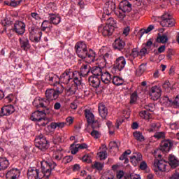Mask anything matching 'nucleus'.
Returning a JSON list of instances; mask_svg holds the SVG:
<instances>
[{"mask_svg":"<svg viewBox=\"0 0 179 179\" xmlns=\"http://www.w3.org/2000/svg\"><path fill=\"white\" fill-rule=\"evenodd\" d=\"M85 115L89 124L95 121L94 115L89 109L85 110Z\"/></svg>","mask_w":179,"mask_h":179,"instance_id":"cd10ccee","label":"nucleus"},{"mask_svg":"<svg viewBox=\"0 0 179 179\" xmlns=\"http://www.w3.org/2000/svg\"><path fill=\"white\" fill-rule=\"evenodd\" d=\"M90 135L94 138V139H99L101 136L100 132L95 129L92 130V131L90 133Z\"/></svg>","mask_w":179,"mask_h":179,"instance_id":"37998d69","label":"nucleus"},{"mask_svg":"<svg viewBox=\"0 0 179 179\" xmlns=\"http://www.w3.org/2000/svg\"><path fill=\"white\" fill-rule=\"evenodd\" d=\"M13 100V95L10 94L8 96L5 98V101H8V103L12 102Z\"/></svg>","mask_w":179,"mask_h":179,"instance_id":"680f3d73","label":"nucleus"},{"mask_svg":"<svg viewBox=\"0 0 179 179\" xmlns=\"http://www.w3.org/2000/svg\"><path fill=\"white\" fill-rule=\"evenodd\" d=\"M66 124V122H52L50 124V127L52 129H55L57 128L62 129L63 127H65Z\"/></svg>","mask_w":179,"mask_h":179,"instance_id":"2f4dec72","label":"nucleus"},{"mask_svg":"<svg viewBox=\"0 0 179 179\" xmlns=\"http://www.w3.org/2000/svg\"><path fill=\"white\" fill-rule=\"evenodd\" d=\"M82 160L83 162L90 164L92 162L91 157L89 155H83L82 157Z\"/></svg>","mask_w":179,"mask_h":179,"instance_id":"a18cd8bd","label":"nucleus"},{"mask_svg":"<svg viewBox=\"0 0 179 179\" xmlns=\"http://www.w3.org/2000/svg\"><path fill=\"white\" fill-rule=\"evenodd\" d=\"M110 57V55L109 53H106L103 55V58L105 65L107 64L108 60L109 59Z\"/></svg>","mask_w":179,"mask_h":179,"instance_id":"4d7b16f0","label":"nucleus"},{"mask_svg":"<svg viewBox=\"0 0 179 179\" xmlns=\"http://www.w3.org/2000/svg\"><path fill=\"white\" fill-rule=\"evenodd\" d=\"M92 168L93 169L101 171L103 168V164L100 162H95L94 164H92Z\"/></svg>","mask_w":179,"mask_h":179,"instance_id":"58836bf2","label":"nucleus"},{"mask_svg":"<svg viewBox=\"0 0 179 179\" xmlns=\"http://www.w3.org/2000/svg\"><path fill=\"white\" fill-rule=\"evenodd\" d=\"M138 52L137 49L134 48L131 53V56L135 58V57H138Z\"/></svg>","mask_w":179,"mask_h":179,"instance_id":"e2e57ef3","label":"nucleus"},{"mask_svg":"<svg viewBox=\"0 0 179 179\" xmlns=\"http://www.w3.org/2000/svg\"><path fill=\"white\" fill-rule=\"evenodd\" d=\"M31 16L35 19V20H41V17L37 13H31Z\"/></svg>","mask_w":179,"mask_h":179,"instance_id":"6e6d98bb","label":"nucleus"},{"mask_svg":"<svg viewBox=\"0 0 179 179\" xmlns=\"http://www.w3.org/2000/svg\"><path fill=\"white\" fill-rule=\"evenodd\" d=\"M127 64V61L125 60V57L123 56H120L116 59L115 63L113 64V67L115 69L121 71L125 68V65Z\"/></svg>","mask_w":179,"mask_h":179,"instance_id":"ddd939ff","label":"nucleus"},{"mask_svg":"<svg viewBox=\"0 0 179 179\" xmlns=\"http://www.w3.org/2000/svg\"><path fill=\"white\" fill-rule=\"evenodd\" d=\"M132 178H133V174L126 173L124 178L121 179H132Z\"/></svg>","mask_w":179,"mask_h":179,"instance_id":"774afa93","label":"nucleus"},{"mask_svg":"<svg viewBox=\"0 0 179 179\" xmlns=\"http://www.w3.org/2000/svg\"><path fill=\"white\" fill-rule=\"evenodd\" d=\"M48 19L50 20L49 23L50 24H55V26L59 24L62 22V17L58 14L50 13Z\"/></svg>","mask_w":179,"mask_h":179,"instance_id":"aec40b11","label":"nucleus"},{"mask_svg":"<svg viewBox=\"0 0 179 179\" xmlns=\"http://www.w3.org/2000/svg\"><path fill=\"white\" fill-rule=\"evenodd\" d=\"M176 21L170 14L166 13L162 15V20L160 22L161 26L163 27H173L175 26Z\"/></svg>","mask_w":179,"mask_h":179,"instance_id":"1a4fd4ad","label":"nucleus"},{"mask_svg":"<svg viewBox=\"0 0 179 179\" xmlns=\"http://www.w3.org/2000/svg\"><path fill=\"white\" fill-rule=\"evenodd\" d=\"M105 75L102 74L100 78L104 84L109 85L112 79L111 74L110 73H105Z\"/></svg>","mask_w":179,"mask_h":179,"instance_id":"c85d7f7f","label":"nucleus"},{"mask_svg":"<svg viewBox=\"0 0 179 179\" xmlns=\"http://www.w3.org/2000/svg\"><path fill=\"white\" fill-rule=\"evenodd\" d=\"M148 167V165L145 161H143L140 164V169L142 171H145Z\"/></svg>","mask_w":179,"mask_h":179,"instance_id":"5fc2aeb1","label":"nucleus"},{"mask_svg":"<svg viewBox=\"0 0 179 179\" xmlns=\"http://www.w3.org/2000/svg\"><path fill=\"white\" fill-rule=\"evenodd\" d=\"M76 143L77 142L75 141L73 144L71 145V155H76L80 150L79 146Z\"/></svg>","mask_w":179,"mask_h":179,"instance_id":"72a5a7b5","label":"nucleus"},{"mask_svg":"<svg viewBox=\"0 0 179 179\" xmlns=\"http://www.w3.org/2000/svg\"><path fill=\"white\" fill-rule=\"evenodd\" d=\"M154 138L156 139H162V138H165V133L164 132H157L154 135Z\"/></svg>","mask_w":179,"mask_h":179,"instance_id":"de8ad7c7","label":"nucleus"},{"mask_svg":"<svg viewBox=\"0 0 179 179\" xmlns=\"http://www.w3.org/2000/svg\"><path fill=\"white\" fill-rule=\"evenodd\" d=\"M159 129V125H158L157 123H151L148 131L150 132H153L158 130Z\"/></svg>","mask_w":179,"mask_h":179,"instance_id":"a19ab883","label":"nucleus"},{"mask_svg":"<svg viewBox=\"0 0 179 179\" xmlns=\"http://www.w3.org/2000/svg\"><path fill=\"white\" fill-rule=\"evenodd\" d=\"M162 102L167 107H169V106L178 107L179 106V96H176V98H175V99L173 101L172 99H170L167 96H165L163 98Z\"/></svg>","mask_w":179,"mask_h":179,"instance_id":"4468645a","label":"nucleus"},{"mask_svg":"<svg viewBox=\"0 0 179 179\" xmlns=\"http://www.w3.org/2000/svg\"><path fill=\"white\" fill-rule=\"evenodd\" d=\"M163 88L166 90L171 87V84L169 81H165V83L162 85Z\"/></svg>","mask_w":179,"mask_h":179,"instance_id":"338daca9","label":"nucleus"},{"mask_svg":"<svg viewBox=\"0 0 179 179\" xmlns=\"http://www.w3.org/2000/svg\"><path fill=\"white\" fill-rule=\"evenodd\" d=\"M26 24L22 21H15L13 28L11 29L13 32H15L17 35L22 36L25 33Z\"/></svg>","mask_w":179,"mask_h":179,"instance_id":"9d476101","label":"nucleus"},{"mask_svg":"<svg viewBox=\"0 0 179 179\" xmlns=\"http://www.w3.org/2000/svg\"><path fill=\"white\" fill-rule=\"evenodd\" d=\"M97 156L99 157L100 160H105L108 157V152L106 150H103L98 152Z\"/></svg>","mask_w":179,"mask_h":179,"instance_id":"4c0bfd02","label":"nucleus"},{"mask_svg":"<svg viewBox=\"0 0 179 179\" xmlns=\"http://www.w3.org/2000/svg\"><path fill=\"white\" fill-rule=\"evenodd\" d=\"M162 94V90L158 85H155L152 87L150 95L154 101L158 100Z\"/></svg>","mask_w":179,"mask_h":179,"instance_id":"dca6fc26","label":"nucleus"},{"mask_svg":"<svg viewBox=\"0 0 179 179\" xmlns=\"http://www.w3.org/2000/svg\"><path fill=\"white\" fill-rule=\"evenodd\" d=\"M170 128H171L172 130H176V129H179V126H178V124L177 122H173V123L171 124Z\"/></svg>","mask_w":179,"mask_h":179,"instance_id":"052dcab7","label":"nucleus"},{"mask_svg":"<svg viewBox=\"0 0 179 179\" xmlns=\"http://www.w3.org/2000/svg\"><path fill=\"white\" fill-rule=\"evenodd\" d=\"M131 162L134 163V166H136L143 159V155L140 152H135L133 156L130 157Z\"/></svg>","mask_w":179,"mask_h":179,"instance_id":"b1692460","label":"nucleus"},{"mask_svg":"<svg viewBox=\"0 0 179 179\" xmlns=\"http://www.w3.org/2000/svg\"><path fill=\"white\" fill-rule=\"evenodd\" d=\"M20 45L22 50L28 51L31 48L29 41L27 38H19Z\"/></svg>","mask_w":179,"mask_h":179,"instance_id":"412c9836","label":"nucleus"},{"mask_svg":"<svg viewBox=\"0 0 179 179\" xmlns=\"http://www.w3.org/2000/svg\"><path fill=\"white\" fill-rule=\"evenodd\" d=\"M139 115L142 118L149 119L150 114L148 112H147L146 110H143L139 113Z\"/></svg>","mask_w":179,"mask_h":179,"instance_id":"c03bdc74","label":"nucleus"},{"mask_svg":"<svg viewBox=\"0 0 179 179\" xmlns=\"http://www.w3.org/2000/svg\"><path fill=\"white\" fill-rule=\"evenodd\" d=\"M39 104V102L36 99L34 102L33 105L36 107L38 110L34 112L32 115L31 116V120L34 122H41V120H46L48 118L45 117L47 114L49 113V109H45L43 108H37V105Z\"/></svg>","mask_w":179,"mask_h":179,"instance_id":"39448f33","label":"nucleus"},{"mask_svg":"<svg viewBox=\"0 0 179 179\" xmlns=\"http://www.w3.org/2000/svg\"><path fill=\"white\" fill-rule=\"evenodd\" d=\"M106 26H108L110 29L113 28V30L115 31V27H117V22L113 17H109L107 19Z\"/></svg>","mask_w":179,"mask_h":179,"instance_id":"c756f323","label":"nucleus"},{"mask_svg":"<svg viewBox=\"0 0 179 179\" xmlns=\"http://www.w3.org/2000/svg\"><path fill=\"white\" fill-rule=\"evenodd\" d=\"M145 69H146L145 64H141L138 67V71L140 74L141 75L142 73H143L145 71Z\"/></svg>","mask_w":179,"mask_h":179,"instance_id":"603ef678","label":"nucleus"},{"mask_svg":"<svg viewBox=\"0 0 179 179\" xmlns=\"http://www.w3.org/2000/svg\"><path fill=\"white\" fill-rule=\"evenodd\" d=\"M105 8L108 11V13H106V15L108 16L115 9V3L113 0H108L105 3Z\"/></svg>","mask_w":179,"mask_h":179,"instance_id":"a878e982","label":"nucleus"},{"mask_svg":"<svg viewBox=\"0 0 179 179\" xmlns=\"http://www.w3.org/2000/svg\"><path fill=\"white\" fill-rule=\"evenodd\" d=\"M126 174H127V173H124V171L120 170L116 173V177L117 179H122L125 176Z\"/></svg>","mask_w":179,"mask_h":179,"instance_id":"49530a36","label":"nucleus"},{"mask_svg":"<svg viewBox=\"0 0 179 179\" xmlns=\"http://www.w3.org/2000/svg\"><path fill=\"white\" fill-rule=\"evenodd\" d=\"M41 171H39V169L36 168H29L27 171L28 179H43L45 178L49 179L52 171L55 169V167L57 166V164L54 162H48L43 160L41 162Z\"/></svg>","mask_w":179,"mask_h":179,"instance_id":"f257e3e1","label":"nucleus"},{"mask_svg":"<svg viewBox=\"0 0 179 179\" xmlns=\"http://www.w3.org/2000/svg\"><path fill=\"white\" fill-rule=\"evenodd\" d=\"M73 83L74 84L76 85V86H79L81 85L82 83V81L81 80H79L78 77H76V75H73Z\"/></svg>","mask_w":179,"mask_h":179,"instance_id":"09e8293b","label":"nucleus"},{"mask_svg":"<svg viewBox=\"0 0 179 179\" xmlns=\"http://www.w3.org/2000/svg\"><path fill=\"white\" fill-rule=\"evenodd\" d=\"M91 71V66L89 64H83L80 69V71H74L73 72V76H79L80 77H85L89 75Z\"/></svg>","mask_w":179,"mask_h":179,"instance_id":"9b49d317","label":"nucleus"},{"mask_svg":"<svg viewBox=\"0 0 179 179\" xmlns=\"http://www.w3.org/2000/svg\"><path fill=\"white\" fill-rule=\"evenodd\" d=\"M90 124H92V129H96L100 127L99 122L97 120H94L93 122L90 123Z\"/></svg>","mask_w":179,"mask_h":179,"instance_id":"8fccbe9b","label":"nucleus"},{"mask_svg":"<svg viewBox=\"0 0 179 179\" xmlns=\"http://www.w3.org/2000/svg\"><path fill=\"white\" fill-rule=\"evenodd\" d=\"M169 165L172 169H176L179 166V160L173 155H170L169 157Z\"/></svg>","mask_w":179,"mask_h":179,"instance_id":"393cba45","label":"nucleus"},{"mask_svg":"<svg viewBox=\"0 0 179 179\" xmlns=\"http://www.w3.org/2000/svg\"><path fill=\"white\" fill-rule=\"evenodd\" d=\"M113 176L109 174V173H105L101 176L100 179H113Z\"/></svg>","mask_w":179,"mask_h":179,"instance_id":"864d4df0","label":"nucleus"},{"mask_svg":"<svg viewBox=\"0 0 179 179\" xmlns=\"http://www.w3.org/2000/svg\"><path fill=\"white\" fill-rule=\"evenodd\" d=\"M98 32L101 33L104 37H110L113 35L114 31L113 28H110L109 26H103L98 27Z\"/></svg>","mask_w":179,"mask_h":179,"instance_id":"f3484780","label":"nucleus"},{"mask_svg":"<svg viewBox=\"0 0 179 179\" xmlns=\"http://www.w3.org/2000/svg\"><path fill=\"white\" fill-rule=\"evenodd\" d=\"M144 108L146 110L147 112L148 111L153 112L155 110V105L153 103L145 105Z\"/></svg>","mask_w":179,"mask_h":179,"instance_id":"79ce46f5","label":"nucleus"},{"mask_svg":"<svg viewBox=\"0 0 179 179\" xmlns=\"http://www.w3.org/2000/svg\"><path fill=\"white\" fill-rule=\"evenodd\" d=\"M45 23H49V21L45 20L43 22L42 24H41V31H45L47 27H44V24H45Z\"/></svg>","mask_w":179,"mask_h":179,"instance_id":"0e129e2a","label":"nucleus"},{"mask_svg":"<svg viewBox=\"0 0 179 179\" xmlns=\"http://www.w3.org/2000/svg\"><path fill=\"white\" fill-rule=\"evenodd\" d=\"M172 146H173V143L171 140H164L160 144L159 151L163 153H168L171 151Z\"/></svg>","mask_w":179,"mask_h":179,"instance_id":"f8f14e48","label":"nucleus"},{"mask_svg":"<svg viewBox=\"0 0 179 179\" xmlns=\"http://www.w3.org/2000/svg\"><path fill=\"white\" fill-rule=\"evenodd\" d=\"M76 54L81 59H85L89 64L97 60L96 53L91 48H87L85 41L77 42L74 47Z\"/></svg>","mask_w":179,"mask_h":179,"instance_id":"f03ea898","label":"nucleus"},{"mask_svg":"<svg viewBox=\"0 0 179 179\" xmlns=\"http://www.w3.org/2000/svg\"><path fill=\"white\" fill-rule=\"evenodd\" d=\"M35 146L41 151H45L49 148L48 141L43 134L36 136L35 138Z\"/></svg>","mask_w":179,"mask_h":179,"instance_id":"6e6552de","label":"nucleus"},{"mask_svg":"<svg viewBox=\"0 0 179 179\" xmlns=\"http://www.w3.org/2000/svg\"><path fill=\"white\" fill-rule=\"evenodd\" d=\"M9 164V160L6 157H0V171L6 170Z\"/></svg>","mask_w":179,"mask_h":179,"instance_id":"bb28decb","label":"nucleus"},{"mask_svg":"<svg viewBox=\"0 0 179 179\" xmlns=\"http://www.w3.org/2000/svg\"><path fill=\"white\" fill-rule=\"evenodd\" d=\"M98 111L99 115L103 120H107V116L108 115V110L105 103H100L98 105Z\"/></svg>","mask_w":179,"mask_h":179,"instance_id":"6ab92c4d","label":"nucleus"},{"mask_svg":"<svg viewBox=\"0 0 179 179\" xmlns=\"http://www.w3.org/2000/svg\"><path fill=\"white\" fill-rule=\"evenodd\" d=\"M138 97V96L137 92H134V93H132L130 96L129 103L131 105H134V104L136 103Z\"/></svg>","mask_w":179,"mask_h":179,"instance_id":"c9c22d12","label":"nucleus"},{"mask_svg":"<svg viewBox=\"0 0 179 179\" xmlns=\"http://www.w3.org/2000/svg\"><path fill=\"white\" fill-rule=\"evenodd\" d=\"M38 35L39 36H32V37H30V41L32 42V43H38L40 42L41 39V37H42V35H43V33L42 31H38Z\"/></svg>","mask_w":179,"mask_h":179,"instance_id":"e433bc0d","label":"nucleus"},{"mask_svg":"<svg viewBox=\"0 0 179 179\" xmlns=\"http://www.w3.org/2000/svg\"><path fill=\"white\" fill-rule=\"evenodd\" d=\"M130 154H131V150H127L120 157L119 159L120 161H124V160L127 161V156L129 155Z\"/></svg>","mask_w":179,"mask_h":179,"instance_id":"ea45409f","label":"nucleus"},{"mask_svg":"<svg viewBox=\"0 0 179 179\" xmlns=\"http://www.w3.org/2000/svg\"><path fill=\"white\" fill-rule=\"evenodd\" d=\"M59 80L66 85L69 84L71 80H72V78H71L70 71L68 70L64 71V72L60 75Z\"/></svg>","mask_w":179,"mask_h":179,"instance_id":"4be33fe9","label":"nucleus"},{"mask_svg":"<svg viewBox=\"0 0 179 179\" xmlns=\"http://www.w3.org/2000/svg\"><path fill=\"white\" fill-rule=\"evenodd\" d=\"M170 179H179V171L177 170L175 171V173L170 177Z\"/></svg>","mask_w":179,"mask_h":179,"instance_id":"bf43d9fd","label":"nucleus"},{"mask_svg":"<svg viewBox=\"0 0 179 179\" xmlns=\"http://www.w3.org/2000/svg\"><path fill=\"white\" fill-rule=\"evenodd\" d=\"M15 109L13 105L4 106L0 110V117L9 116L13 113Z\"/></svg>","mask_w":179,"mask_h":179,"instance_id":"a211bd4d","label":"nucleus"},{"mask_svg":"<svg viewBox=\"0 0 179 179\" xmlns=\"http://www.w3.org/2000/svg\"><path fill=\"white\" fill-rule=\"evenodd\" d=\"M20 4V1H11L10 2L9 6L16 7Z\"/></svg>","mask_w":179,"mask_h":179,"instance_id":"13d9d810","label":"nucleus"},{"mask_svg":"<svg viewBox=\"0 0 179 179\" xmlns=\"http://www.w3.org/2000/svg\"><path fill=\"white\" fill-rule=\"evenodd\" d=\"M113 48L115 50L122 52L125 51V42L121 38H116L113 43Z\"/></svg>","mask_w":179,"mask_h":179,"instance_id":"2eb2a0df","label":"nucleus"},{"mask_svg":"<svg viewBox=\"0 0 179 179\" xmlns=\"http://www.w3.org/2000/svg\"><path fill=\"white\" fill-rule=\"evenodd\" d=\"M131 10V4L129 1L120 2L119 10H115V15L120 20H124L127 15L125 13H129Z\"/></svg>","mask_w":179,"mask_h":179,"instance_id":"423d86ee","label":"nucleus"},{"mask_svg":"<svg viewBox=\"0 0 179 179\" xmlns=\"http://www.w3.org/2000/svg\"><path fill=\"white\" fill-rule=\"evenodd\" d=\"M112 83L116 86H121L124 85V80L120 77H113Z\"/></svg>","mask_w":179,"mask_h":179,"instance_id":"f704fd0d","label":"nucleus"},{"mask_svg":"<svg viewBox=\"0 0 179 179\" xmlns=\"http://www.w3.org/2000/svg\"><path fill=\"white\" fill-rule=\"evenodd\" d=\"M76 90L73 87H69V89H67V95L69 96H72L74 94H76Z\"/></svg>","mask_w":179,"mask_h":179,"instance_id":"3c124183","label":"nucleus"},{"mask_svg":"<svg viewBox=\"0 0 179 179\" xmlns=\"http://www.w3.org/2000/svg\"><path fill=\"white\" fill-rule=\"evenodd\" d=\"M20 174V171L17 169H12L7 172L6 177L8 179H16Z\"/></svg>","mask_w":179,"mask_h":179,"instance_id":"5701e85b","label":"nucleus"},{"mask_svg":"<svg viewBox=\"0 0 179 179\" xmlns=\"http://www.w3.org/2000/svg\"><path fill=\"white\" fill-rule=\"evenodd\" d=\"M133 136L138 142H143L145 141V137L143 136L142 133L140 131H135L133 133Z\"/></svg>","mask_w":179,"mask_h":179,"instance_id":"473e14b6","label":"nucleus"},{"mask_svg":"<svg viewBox=\"0 0 179 179\" xmlns=\"http://www.w3.org/2000/svg\"><path fill=\"white\" fill-rule=\"evenodd\" d=\"M157 42L159 43H166L168 42V36L166 34H158V36L157 38Z\"/></svg>","mask_w":179,"mask_h":179,"instance_id":"7c9ffc66","label":"nucleus"},{"mask_svg":"<svg viewBox=\"0 0 179 179\" xmlns=\"http://www.w3.org/2000/svg\"><path fill=\"white\" fill-rule=\"evenodd\" d=\"M91 73L89 77V83L94 88H98L101 85V76H103L102 69L99 66H94L91 68Z\"/></svg>","mask_w":179,"mask_h":179,"instance_id":"20e7f679","label":"nucleus"},{"mask_svg":"<svg viewBox=\"0 0 179 179\" xmlns=\"http://www.w3.org/2000/svg\"><path fill=\"white\" fill-rule=\"evenodd\" d=\"M63 92L62 89L59 90H55L53 89H50L48 90L45 92V97L46 99H36L38 102V105L36 106H37V108H43L45 109H49V105L50 103V101L57 100L59 96V94H61Z\"/></svg>","mask_w":179,"mask_h":179,"instance_id":"7ed1b4c3","label":"nucleus"},{"mask_svg":"<svg viewBox=\"0 0 179 179\" xmlns=\"http://www.w3.org/2000/svg\"><path fill=\"white\" fill-rule=\"evenodd\" d=\"M153 169L157 172V175H160V177L164 176V173L166 171V162L163 159H155L153 164Z\"/></svg>","mask_w":179,"mask_h":179,"instance_id":"0eeeda50","label":"nucleus"},{"mask_svg":"<svg viewBox=\"0 0 179 179\" xmlns=\"http://www.w3.org/2000/svg\"><path fill=\"white\" fill-rule=\"evenodd\" d=\"M64 161H66V163H70L73 161V156H66L64 157Z\"/></svg>","mask_w":179,"mask_h":179,"instance_id":"69168bd1","label":"nucleus"}]
</instances>
